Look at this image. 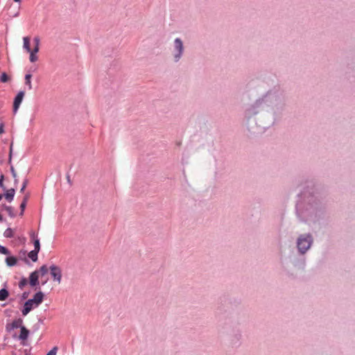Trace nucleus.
<instances>
[{
	"mask_svg": "<svg viewBox=\"0 0 355 355\" xmlns=\"http://www.w3.org/2000/svg\"><path fill=\"white\" fill-rule=\"evenodd\" d=\"M28 196H26L24 198V200L23 201L21 202V205H20V209H21V212H20V215L22 216L24 214V209L26 208V202H27V200H28Z\"/></svg>",
	"mask_w": 355,
	"mask_h": 355,
	"instance_id": "obj_19",
	"label": "nucleus"
},
{
	"mask_svg": "<svg viewBox=\"0 0 355 355\" xmlns=\"http://www.w3.org/2000/svg\"><path fill=\"white\" fill-rule=\"evenodd\" d=\"M15 193V189L12 188L7 191V192L4 194V197L8 202H11L14 198Z\"/></svg>",
	"mask_w": 355,
	"mask_h": 355,
	"instance_id": "obj_11",
	"label": "nucleus"
},
{
	"mask_svg": "<svg viewBox=\"0 0 355 355\" xmlns=\"http://www.w3.org/2000/svg\"><path fill=\"white\" fill-rule=\"evenodd\" d=\"M14 179H15L14 183L16 185L18 183V179L17 178V177Z\"/></svg>",
	"mask_w": 355,
	"mask_h": 355,
	"instance_id": "obj_36",
	"label": "nucleus"
},
{
	"mask_svg": "<svg viewBox=\"0 0 355 355\" xmlns=\"http://www.w3.org/2000/svg\"><path fill=\"white\" fill-rule=\"evenodd\" d=\"M3 206L4 209L8 211V215L10 217L13 218L15 216V214L14 213V210L12 207L6 206V205H3Z\"/></svg>",
	"mask_w": 355,
	"mask_h": 355,
	"instance_id": "obj_20",
	"label": "nucleus"
},
{
	"mask_svg": "<svg viewBox=\"0 0 355 355\" xmlns=\"http://www.w3.org/2000/svg\"><path fill=\"white\" fill-rule=\"evenodd\" d=\"M3 196H4V194H0V200H1V199L3 198Z\"/></svg>",
	"mask_w": 355,
	"mask_h": 355,
	"instance_id": "obj_37",
	"label": "nucleus"
},
{
	"mask_svg": "<svg viewBox=\"0 0 355 355\" xmlns=\"http://www.w3.org/2000/svg\"><path fill=\"white\" fill-rule=\"evenodd\" d=\"M3 128H4L3 123H1L0 124V134L3 133V132H4Z\"/></svg>",
	"mask_w": 355,
	"mask_h": 355,
	"instance_id": "obj_34",
	"label": "nucleus"
},
{
	"mask_svg": "<svg viewBox=\"0 0 355 355\" xmlns=\"http://www.w3.org/2000/svg\"><path fill=\"white\" fill-rule=\"evenodd\" d=\"M9 295L8 291L6 288H2L0 290V300L4 301L6 300Z\"/></svg>",
	"mask_w": 355,
	"mask_h": 355,
	"instance_id": "obj_16",
	"label": "nucleus"
},
{
	"mask_svg": "<svg viewBox=\"0 0 355 355\" xmlns=\"http://www.w3.org/2000/svg\"><path fill=\"white\" fill-rule=\"evenodd\" d=\"M38 253L39 252L33 250L28 254V256L33 261L35 262L37 260Z\"/></svg>",
	"mask_w": 355,
	"mask_h": 355,
	"instance_id": "obj_17",
	"label": "nucleus"
},
{
	"mask_svg": "<svg viewBox=\"0 0 355 355\" xmlns=\"http://www.w3.org/2000/svg\"><path fill=\"white\" fill-rule=\"evenodd\" d=\"M3 236L6 238H12L14 236L12 230L10 227L7 228L3 233Z\"/></svg>",
	"mask_w": 355,
	"mask_h": 355,
	"instance_id": "obj_21",
	"label": "nucleus"
},
{
	"mask_svg": "<svg viewBox=\"0 0 355 355\" xmlns=\"http://www.w3.org/2000/svg\"><path fill=\"white\" fill-rule=\"evenodd\" d=\"M24 262L27 264H29L30 263V261L28 259H27L26 258H24Z\"/></svg>",
	"mask_w": 355,
	"mask_h": 355,
	"instance_id": "obj_35",
	"label": "nucleus"
},
{
	"mask_svg": "<svg viewBox=\"0 0 355 355\" xmlns=\"http://www.w3.org/2000/svg\"><path fill=\"white\" fill-rule=\"evenodd\" d=\"M297 214L302 221L315 223L322 215V208L319 199L312 193L304 191L296 206Z\"/></svg>",
	"mask_w": 355,
	"mask_h": 355,
	"instance_id": "obj_2",
	"label": "nucleus"
},
{
	"mask_svg": "<svg viewBox=\"0 0 355 355\" xmlns=\"http://www.w3.org/2000/svg\"><path fill=\"white\" fill-rule=\"evenodd\" d=\"M221 333L227 336L229 345L232 347H237L242 343V330L239 324L232 321L227 322L221 327Z\"/></svg>",
	"mask_w": 355,
	"mask_h": 355,
	"instance_id": "obj_3",
	"label": "nucleus"
},
{
	"mask_svg": "<svg viewBox=\"0 0 355 355\" xmlns=\"http://www.w3.org/2000/svg\"><path fill=\"white\" fill-rule=\"evenodd\" d=\"M24 95H25V92L24 91H20L15 96V98L14 99V102H13V113L14 114L17 113V112L20 106V104L21 103V102L23 101Z\"/></svg>",
	"mask_w": 355,
	"mask_h": 355,
	"instance_id": "obj_8",
	"label": "nucleus"
},
{
	"mask_svg": "<svg viewBox=\"0 0 355 355\" xmlns=\"http://www.w3.org/2000/svg\"><path fill=\"white\" fill-rule=\"evenodd\" d=\"M29 53H30V61L31 62H36L37 60V58H38L37 56L35 55L36 53H33V51H31V52H29Z\"/></svg>",
	"mask_w": 355,
	"mask_h": 355,
	"instance_id": "obj_25",
	"label": "nucleus"
},
{
	"mask_svg": "<svg viewBox=\"0 0 355 355\" xmlns=\"http://www.w3.org/2000/svg\"><path fill=\"white\" fill-rule=\"evenodd\" d=\"M27 184H28V180H25L24 181V182H23L22 187H21V188L20 189V192L21 193H23L24 191V190H25V189H26V187L27 186Z\"/></svg>",
	"mask_w": 355,
	"mask_h": 355,
	"instance_id": "obj_29",
	"label": "nucleus"
},
{
	"mask_svg": "<svg viewBox=\"0 0 355 355\" xmlns=\"http://www.w3.org/2000/svg\"><path fill=\"white\" fill-rule=\"evenodd\" d=\"M10 172L12 173V175L14 178L17 177V173L12 166H10Z\"/></svg>",
	"mask_w": 355,
	"mask_h": 355,
	"instance_id": "obj_31",
	"label": "nucleus"
},
{
	"mask_svg": "<svg viewBox=\"0 0 355 355\" xmlns=\"http://www.w3.org/2000/svg\"><path fill=\"white\" fill-rule=\"evenodd\" d=\"M49 269L53 280L60 284L62 279V270L58 266L52 265L50 266Z\"/></svg>",
	"mask_w": 355,
	"mask_h": 355,
	"instance_id": "obj_7",
	"label": "nucleus"
},
{
	"mask_svg": "<svg viewBox=\"0 0 355 355\" xmlns=\"http://www.w3.org/2000/svg\"><path fill=\"white\" fill-rule=\"evenodd\" d=\"M67 181H68L69 182H70L69 176H67Z\"/></svg>",
	"mask_w": 355,
	"mask_h": 355,
	"instance_id": "obj_38",
	"label": "nucleus"
},
{
	"mask_svg": "<svg viewBox=\"0 0 355 355\" xmlns=\"http://www.w3.org/2000/svg\"><path fill=\"white\" fill-rule=\"evenodd\" d=\"M0 253L6 255H9L10 254V251L5 248L4 246H2L0 245Z\"/></svg>",
	"mask_w": 355,
	"mask_h": 355,
	"instance_id": "obj_27",
	"label": "nucleus"
},
{
	"mask_svg": "<svg viewBox=\"0 0 355 355\" xmlns=\"http://www.w3.org/2000/svg\"><path fill=\"white\" fill-rule=\"evenodd\" d=\"M3 175H2L0 178V187L2 188L3 190H6V187L3 184Z\"/></svg>",
	"mask_w": 355,
	"mask_h": 355,
	"instance_id": "obj_30",
	"label": "nucleus"
},
{
	"mask_svg": "<svg viewBox=\"0 0 355 355\" xmlns=\"http://www.w3.org/2000/svg\"><path fill=\"white\" fill-rule=\"evenodd\" d=\"M58 347H54L51 351H49L46 355H56Z\"/></svg>",
	"mask_w": 355,
	"mask_h": 355,
	"instance_id": "obj_28",
	"label": "nucleus"
},
{
	"mask_svg": "<svg viewBox=\"0 0 355 355\" xmlns=\"http://www.w3.org/2000/svg\"><path fill=\"white\" fill-rule=\"evenodd\" d=\"M44 297V294L42 291L37 292L33 298L28 300L24 305V308L21 310L23 315H26L33 308V306H38L42 302Z\"/></svg>",
	"mask_w": 355,
	"mask_h": 355,
	"instance_id": "obj_5",
	"label": "nucleus"
},
{
	"mask_svg": "<svg viewBox=\"0 0 355 355\" xmlns=\"http://www.w3.org/2000/svg\"><path fill=\"white\" fill-rule=\"evenodd\" d=\"M29 334V331L24 327H21V332L19 336V339L21 340H25L27 339Z\"/></svg>",
	"mask_w": 355,
	"mask_h": 355,
	"instance_id": "obj_10",
	"label": "nucleus"
},
{
	"mask_svg": "<svg viewBox=\"0 0 355 355\" xmlns=\"http://www.w3.org/2000/svg\"><path fill=\"white\" fill-rule=\"evenodd\" d=\"M287 105L285 92L275 86L250 104L244 112L245 126L251 135H261L279 120Z\"/></svg>",
	"mask_w": 355,
	"mask_h": 355,
	"instance_id": "obj_1",
	"label": "nucleus"
},
{
	"mask_svg": "<svg viewBox=\"0 0 355 355\" xmlns=\"http://www.w3.org/2000/svg\"><path fill=\"white\" fill-rule=\"evenodd\" d=\"M28 295H29L28 292H24L21 295V300H24L27 299Z\"/></svg>",
	"mask_w": 355,
	"mask_h": 355,
	"instance_id": "obj_33",
	"label": "nucleus"
},
{
	"mask_svg": "<svg viewBox=\"0 0 355 355\" xmlns=\"http://www.w3.org/2000/svg\"><path fill=\"white\" fill-rule=\"evenodd\" d=\"M2 220V216L0 214V221Z\"/></svg>",
	"mask_w": 355,
	"mask_h": 355,
	"instance_id": "obj_41",
	"label": "nucleus"
},
{
	"mask_svg": "<svg viewBox=\"0 0 355 355\" xmlns=\"http://www.w3.org/2000/svg\"><path fill=\"white\" fill-rule=\"evenodd\" d=\"M35 271H40L41 276H44L48 272V268L46 265H43L39 270H36Z\"/></svg>",
	"mask_w": 355,
	"mask_h": 355,
	"instance_id": "obj_22",
	"label": "nucleus"
},
{
	"mask_svg": "<svg viewBox=\"0 0 355 355\" xmlns=\"http://www.w3.org/2000/svg\"><path fill=\"white\" fill-rule=\"evenodd\" d=\"M31 77L32 75L30 73L26 74L25 76V83L28 86V89H32V84H31Z\"/></svg>",
	"mask_w": 355,
	"mask_h": 355,
	"instance_id": "obj_18",
	"label": "nucleus"
},
{
	"mask_svg": "<svg viewBox=\"0 0 355 355\" xmlns=\"http://www.w3.org/2000/svg\"><path fill=\"white\" fill-rule=\"evenodd\" d=\"M22 323H23V320L21 318H18V319L15 320L11 324L12 329H17V328L21 329V327H23Z\"/></svg>",
	"mask_w": 355,
	"mask_h": 355,
	"instance_id": "obj_14",
	"label": "nucleus"
},
{
	"mask_svg": "<svg viewBox=\"0 0 355 355\" xmlns=\"http://www.w3.org/2000/svg\"><path fill=\"white\" fill-rule=\"evenodd\" d=\"M26 252H21V254H25Z\"/></svg>",
	"mask_w": 355,
	"mask_h": 355,
	"instance_id": "obj_43",
	"label": "nucleus"
},
{
	"mask_svg": "<svg viewBox=\"0 0 355 355\" xmlns=\"http://www.w3.org/2000/svg\"><path fill=\"white\" fill-rule=\"evenodd\" d=\"M39 276L40 271H34L30 274L29 276V284L32 287H35V290H37V286L39 285Z\"/></svg>",
	"mask_w": 355,
	"mask_h": 355,
	"instance_id": "obj_9",
	"label": "nucleus"
},
{
	"mask_svg": "<svg viewBox=\"0 0 355 355\" xmlns=\"http://www.w3.org/2000/svg\"><path fill=\"white\" fill-rule=\"evenodd\" d=\"M33 42H34L35 46L32 51H33V53H37L40 49V40L39 37H35L33 39Z\"/></svg>",
	"mask_w": 355,
	"mask_h": 355,
	"instance_id": "obj_15",
	"label": "nucleus"
},
{
	"mask_svg": "<svg viewBox=\"0 0 355 355\" xmlns=\"http://www.w3.org/2000/svg\"><path fill=\"white\" fill-rule=\"evenodd\" d=\"M31 236H32V237H34V236H35V232H33V233H32Z\"/></svg>",
	"mask_w": 355,
	"mask_h": 355,
	"instance_id": "obj_39",
	"label": "nucleus"
},
{
	"mask_svg": "<svg viewBox=\"0 0 355 355\" xmlns=\"http://www.w3.org/2000/svg\"><path fill=\"white\" fill-rule=\"evenodd\" d=\"M23 41H24V44H23V47L24 49L26 50L27 52H31V45H30V38L28 37H24L23 38Z\"/></svg>",
	"mask_w": 355,
	"mask_h": 355,
	"instance_id": "obj_12",
	"label": "nucleus"
},
{
	"mask_svg": "<svg viewBox=\"0 0 355 355\" xmlns=\"http://www.w3.org/2000/svg\"><path fill=\"white\" fill-rule=\"evenodd\" d=\"M26 252H21V254H25Z\"/></svg>",
	"mask_w": 355,
	"mask_h": 355,
	"instance_id": "obj_42",
	"label": "nucleus"
},
{
	"mask_svg": "<svg viewBox=\"0 0 355 355\" xmlns=\"http://www.w3.org/2000/svg\"><path fill=\"white\" fill-rule=\"evenodd\" d=\"M12 144H11V145H10V148L9 159H8V162H9V164H10V163H11V159H12Z\"/></svg>",
	"mask_w": 355,
	"mask_h": 355,
	"instance_id": "obj_32",
	"label": "nucleus"
},
{
	"mask_svg": "<svg viewBox=\"0 0 355 355\" xmlns=\"http://www.w3.org/2000/svg\"><path fill=\"white\" fill-rule=\"evenodd\" d=\"M14 1H15V2H20L21 0H14Z\"/></svg>",
	"mask_w": 355,
	"mask_h": 355,
	"instance_id": "obj_40",
	"label": "nucleus"
},
{
	"mask_svg": "<svg viewBox=\"0 0 355 355\" xmlns=\"http://www.w3.org/2000/svg\"><path fill=\"white\" fill-rule=\"evenodd\" d=\"M33 244H34V250L40 252V243L39 239H35L34 242H33Z\"/></svg>",
	"mask_w": 355,
	"mask_h": 355,
	"instance_id": "obj_26",
	"label": "nucleus"
},
{
	"mask_svg": "<svg viewBox=\"0 0 355 355\" xmlns=\"http://www.w3.org/2000/svg\"><path fill=\"white\" fill-rule=\"evenodd\" d=\"M28 284V279L25 277L21 278L20 282H19V287L22 289L25 286Z\"/></svg>",
	"mask_w": 355,
	"mask_h": 355,
	"instance_id": "obj_23",
	"label": "nucleus"
},
{
	"mask_svg": "<svg viewBox=\"0 0 355 355\" xmlns=\"http://www.w3.org/2000/svg\"><path fill=\"white\" fill-rule=\"evenodd\" d=\"M17 259L15 257H8L6 259V262L7 266H13L17 263Z\"/></svg>",
	"mask_w": 355,
	"mask_h": 355,
	"instance_id": "obj_13",
	"label": "nucleus"
},
{
	"mask_svg": "<svg viewBox=\"0 0 355 355\" xmlns=\"http://www.w3.org/2000/svg\"><path fill=\"white\" fill-rule=\"evenodd\" d=\"M9 80H10V78L8 77L7 73H5V72L2 73V74H1V76L0 77V81H1L2 83H6Z\"/></svg>",
	"mask_w": 355,
	"mask_h": 355,
	"instance_id": "obj_24",
	"label": "nucleus"
},
{
	"mask_svg": "<svg viewBox=\"0 0 355 355\" xmlns=\"http://www.w3.org/2000/svg\"><path fill=\"white\" fill-rule=\"evenodd\" d=\"M313 243V236L310 233L300 234L296 241L298 252L304 255L311 248Z\"/></svg>",
	"mask_w": 355,
	"mask_h": 355,
	"instance_id": "obj_4",
	"label": "nucleus"
},
{
	"mask_svg": "<svg viewBox=\"0 0 355 355\" xmlns=\"http://www.w3.org/2000/svg\"><path fill=\"white\" fill-rule=\"evenodd\" d=\"M184 46L182 40L178 37L174 40L173 48V58L175 62H178L183 56Z\"/></svg>",
	"mask_w": 355,
	"mask_h": 355,
	"instance_id": "obj_6",
	"label": "nucleus"
}]
</instances>
